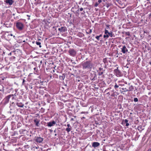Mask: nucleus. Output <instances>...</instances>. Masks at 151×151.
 <instances>
[{
	"label": "nucleus",
	"instance_id": "obj_45",
	"mask_svg": "<svg viewBox=\"0 0 151 151\" xmlns=\"http://www.w3.org/2000/svg\"><path fill=\"white\" fill-rule=\"evenodd\" d=\"M150 65H151V62H150Z\"/></svg>",
	"mask_w": 151,
	"mask_h": 151
},
{
	"label": "nucleus",
	"instance_id": "obj_46",
	"mask_svg": "<svg viewBox=\"0 0 151 151\" xmlns=\"http://www.w3.org/2000/svg\"><path fill=\"white\" fill-rule=\"evenodd\" d=\"M54 132H55V130H54Z\"/></svg>",
	"mask_w": 151,
	"mask_h": 151
},
{
	"label": "nucleus",
	"instance_id": "obj_25",
	"mask_svg": "<svg viewBox=\"0 0 151 151\" xmlns=\"http://www.w3.org/2000/svg\"><path fill=\"white\" fill-rule=\"evenodd\" d=\"M92 32V30L90 29L89 30V32H86V33L88 34H89V33H91Z\"/></svg>",
	"mask_w": 151,
	"mask_h": 151
},
{
	"label": "nucleus",
	"instance_id": "obj_14",
	"mask_svg": "<svg viewBox=\"0 0 151 151\" xmlns=\"http://www.w3.org/2000/svg\"><path fill=\"white\" fill-rule=\"evenodd\" d=\"M128 90L129 91H132L134 90V87L133 86H131L129 87Z\"/></svg>",
	"mask_w": 151,
	"mask_h": 151
},
{
	"label": "nucleus",
	"instance_id": "obj_37",
	"mask_svg": "<svg viewBox=\"0 0 151 151\" xmlns=\"http://www.w3.org/2000/svg\"><path fill=\"white\" fill-rule=\"evenodd\" d=\"M98 36L100 38V37H102V35L101 34V35H99Z\"/></svg>",
	"mask_w": 151,
	"mask_h": 151
},
{
	"label": "nucleus",
	"instance_id": "obj_1",
	"mask_svg": "<svg viewBox=\"0 0 151 151\" xmlns=\"http://www.w3.org/2000/svg\"><path fill=\"white\" fill-rule=\"evenodd\" d=\"M83 69H91L92 67V64L90 61H86L82 63Z\"/></svg>",
	"mask_w": 151,
	"mask_h": 151
},
{
	"label": "nucleus",
	"instance_id": "obj_21",
	"mask_svg": "<svg viewBox=\"0 0 151 151\" xmlns=\"http://www.w3.org/2000/svg\"><path fill=\"white\" fill-rule=\"evenodd\" d=\"M122 89L124 91V92L129 91L128 89L126 88H123Z\"/></svg>",
	"mask_w": 151,
	"mask_h": 151
},
{
	"label": "nucleus",
	"instance_id": "obj_12",
	"mask_svg": "<svg viewBox=\"0 0 151 151\" xmlns=\"http://www.w3.org/2000/svg\"><path fill=\"white\" fill-rule=\"evenodd\" d=\"M34 122L35 123V125L37 127H39V121L36 119L34 120Z\"/></svg>",
	"mask_w": 151,
	"mask_h": 151
},
{
	"label": "nucleus",
	"instance_id": "obj_18",
	"mask_svg": "<svg viewBox=\"0 0 151 151\" xmlns=\"http://www.w3.org/2000/svg\"><path fill=\"white\" fill-rule=\"evenodd\" d=\"M137 129L138 130L140 131H142L143 129L142 128V127L141 126H139V127H138Z\"/></svg>",
	"mask_w": 151,
	"mask_h": 151
},
{
	"label": "nucleus",
	"instance_id": "obj_38",
	"mask_svg": "<svg viewBox=\"0 0 151 151\" xmlns=\"http://www.w3.org/2000/svg\"><path fill=\"white\" fill-rule=\"evenodd\" d=\"M106 94H107V95H110V94L109 92H108Z\"/></svg>",
	"mask_w": 151,
	"mask_h": 151
},
{
	"label": "nucleus",
	"instance_id": "obj_47",
	"mask_svg": "<svg viewBox=\"0 0 151 151\" xmlns=\"http://www.w3.org/2000/svg\"><path fill=\"white\" fill-rule=\"evenodd\" d=\"M83 118H85V117H83Z\"/></svg>",
	"mask_w": 151,
	"mask_h": 151
},
{
	"label": "nucleus",
	"instance_id": "obj_33",
	"mask_svg": "<svg viewBox=\"0 0 151 151\" xmlns=\"http://www.w3.org/2000/svg\"><path fill=\"white\" fill-rule=\"evenodd\" d=\"M124 121H125V123H127L128 122V121L126 119Z\"/></svg>",
	"mask_w": 151,
	"mask_h": 151
},
{
	"label": "nucleus",
	"instance_id": "obj_6",
	"mask_svg": "<svg viewBox=\"0 0 151 151\" xmlns=\"http://www.w3.org/2000/svg\"><path fill=\"white\" fill-rule=\"evenodd\" d=\"M13 96V95H9L7 96L4 99V102L5 104H6L8 103L9 101V99L11 98V97L12 96Z\"/></svg>",
	"mask_w": 151,
	"mask_h": 151
},
{
	"label": "nucleus",
	"instance_id": "obj_7",
	"mask_svg": "<svg viewBox=\"0 0 151 151\" xmlns=\"http://www.w3.org/2000/svg\"><path fill=\"white\" fill-rule=\"evenodd\" d=\"M58 30L60 32H64L67 31V28L65 27H62L60 28H59Z\"/></svg>",
	"mask_w": 151,
	"mask_h": 151
},
{
	"label": "nucleus",
	"instance_id": "obj_5",
	"mask_svg": "<svg viewBox=\"0 0 151 151\" xmlns=\"http://www.w3.org/2000/svg\"><path fill=\"white\" fill-rule=\"evenodd\" d=\"M56 122L54 121H52L47 123V126L48 127H51L55 125Z\"/></svg>",
	"mask_w": 151,
	"mask_h": 151
},
{
	"label": "nucleus",
	"instance_id": "obj_26",
	"mask_svg": "<svg viewBox=\"0 0 151 151\" xmlns=\"http://www.w3.org/2000/svg\"><path fill=\"white\" fill-rule=\"evenodd\" d=\"M99 4L98 2H96L94 4V6L95 7H97Z\"/></svg>",
	"mask_w": 151,
	"mask_h": 151
},
{
	"label": "nucleus",
	"instance_id": "obj_29",
	"mask_svg": "<svg viewBox=\"0 0 151 151\" xmlns=\"http://www.w3.org/2000/svg\"><path fill=\"white\" fill-rule=\"evenodd\" d=\"M102 1V0H98V3L99 4L100 3H101Z\"/></svg>",
	"mask_w": 151,
	"mask_h": 151
},
{
	"label": "nucleus",
	"instance_id": "obj_16",
	"mask_svg": "<svg viewBox=\"0 0 151 151\" xmlns=\"http://www.w3.org/2000/svg\"><path fill=\"white\" fill-rule=\"evenodd\" d=\"M36 43L37 45H39L40 48H41L42 47V46L41 45V43L37 41L36 42Z\"/></svg>",
	"mask_w": 151,
	"mask_h": 151
},
{
	"label": "nucleus",
	"instance_id": "obj_39",
	"mask_svg": "<svg viewBox=\"0 0 151 151\" xmlns=\"http://www.w3.org/2000/svg\"><path fill=\"white\" fill-rule=\"evenodd\" d=\"M147 151H151V148L148 150Z\"/></svg>",
	"mask_w": 151,
	"mask_h": 151
},
{
	"label": "nucleus",
	"instance_id": "obj_22",
	"mask_svg": "<svg viewBox=\"0 0 151 151\" xmlns=\"http://www.w3.org/2000/svg\"><path fill=\"white\" fill-rule=\"evenodd\" d=\"M125 34L126 35H128L129 36H130V33L129 32H126Z\"/></svg>",
	"mask_w": 151,
	"mask_h": 151
},
{
	"label": "nucleus",
	"instance_id": "obj_48",
	"mask_svg": "<svg viewBox=\"0 0 151 151\" xmlns=\"http://www.w3.org/2000/svg\"><path fill=\"white\" fill-rule=\"evenodd\" d=\"M28 19H29V18Z\"/></svg>",
	"mask_w": 151,
	"mask_h": 151
},
{
	"label": "nucleus",
	"instance_id": "obj_43",
	"mask_svg": "<svg viewBox=\"0 0 151 151\" xmlns=\"http://www.w3.org/2000/svg\"><path fill=\"white\" fill-rule=\"evenodd\" d=\"M36 69V68H34V69L35 70Z\"/></svg>",
	"mask_w": 151,
	"mask_h": 151
},
{
	"label": "nucleus",
	"instance_id": "obj_13",
	"mask_svg": "<svg viewBox=\"0 0 151 151\" xmlns=\"http://www.w3.org/2000/svg\"><path fill=\"white\" fill-rule=\"evenodd\" d=\"M17 105L19 107H22L24 106V104L22 103H17Z\"/></svg>",
	"mask_w": 151,
	"mask_h": 151
},
{
	"label": "nucleus",
	"instance_id": "obj_3",
	"mask_svg": "<svg viewBox=\"0 0 151 151\" xmlns=\"http://www.w3.org/2000/svg\"><path fill=\"white\" fill-rule=\"evenodd\" d=\"M68 52L70 55L73 56H75L76 53V52L73 49H70L68 51Z\"/></svg>",
	"mask_w": 151,
	"mask_h": 151
},
{
	"label": "nucleus",
	"instance_id": "obj_44",
	"mask_svg": "<svg viewBox=\"0 0 151 151\" xmlns=\"http://www.w3.org/2000/svg\"><path fill=\"white\" fill-rule=\"evenodd\" d=\"M55 136H56L57 135V134H55Z\"/></svg>",
	"mask_w": 151,
	"mask_h": 151
},
{
	"label": "nucleus",
	"instance_id": "obj_41",
	"mask_svg": "<svg viewBox=\"0 0 151 151\" xmlns=\"http://www.w3.org/2000/svg\"><path fill=\"white\" fill-rule=\"evenodd\" d=\"M12 55V53L11 52H10V53L9 54V55Z\"/></svg>",
	"mask_w": 151,
	"mask_h": 151
},
{
	"label": "nucleus",
	"instance_id": "obj_34",
	"mask_svg": "<svg viewBox=\"0 0 151 151\" xmlns=\"http://www.w3.org/2000/svg\"><path fill=\"white\" fill-rule=\"evenodd\" d=\"M83 10V9L82 8H81L80 9V11H82Z\"/></svg>",
	"mask_w": 151,
	"mask_h": 151
},
{
	"label": "nucleus",
	"instance_id": "obj_49",
	"mask_svg": "<svg viewBox=\"0 0 151 151\" xmlns=\"http://www.w3.org/2000/svg\"><path fill=\"white\" fill-rule=\"evenodd\" d=\"M107 90V89L105 90V91H106Z\"/></svg>",
	"mask_w": 151,
	"mask_h": 151
},
{
	"label": "nucleus",
	"instance_id": "obj_23",
	"mask_svg": "<svg viewBox=\"0 0 151 151\" xmlns=\"http://www.w3.org/2000/svg\"><path fill=\"white\" fill-rule=\"evenodd\" d=\"M109 32L108 30H106V29H105L104 32L105 34L106 35L107 34H108Z\"/></svg>",
	"mask_w": 151,
	"mask_h": 151
},
{
	"label": "nucleus",
	"instance_id": "obj_42",
	"mask_svg": "<svg viewBox=\"0 0 151 151\" xmlns=\"http://www.w3.org/2000/svg\"><path fill=\"white\" fill-rule=\"evenodd\" d=\"M27 16L29 17H30V15H27Z\"/></svg>",
	"mask_w": 151,
	"mask_h": 151
},
{
	"label": "nucleus",
	"instance_id": "obj_40",
	"mask_svg": "<svg viewBox=\"0 0 151 151\" xmlns=\"http://www.w3.org/2000/svg\"><path fill=\"white\" fill-rule=\"evenodd\" d=\"M86 113V112H83H83H81V114H84V113Z\"/></svg>",
	"mask_w": 151,
	"mask_h": 151
},
{
	"label": "nucleus",
	"instance_id": "obj_19",
	"mask_svg": "<svg viewBox=\"0 0 151 151\" xmlns=\"http://www.w3.org/2000/svg\"><path fill=\"white\" fill-rule=\"evenodd\" d=\"M108 34L109 35V37L110 36L111 37H113V34H112V32H109L108 33Z\"/></svg>",
	"mask_w": 151,
	"mask_h": 151
},
{
	"label": "nucleus",
	"instance_id": "obj_10",
	"mask_svg": "<svg viewBox=\"0 0 151 151\" xmlns=\"http://www.w3.org/2000/svg\"><path fill=\"white\" fill-rule=\"evenodd\" d=\"M92 146L95 148L98 147L100 145V143L98 142H94L92 144Z\"/></svg>",
	"mask_w": 151,
	"mask_h": 151
},
{
	"label": "nucleus",
	"instance_id": "obj_28",
	"mask_svg": "<svg viewBox=\"0 0 151 151\" xmlns=\"http://www.w3.org/2000/svg\"><path fill=\"white\" fill-rule=\"evenodd\" d=\"M106 58H104L103 59V61L104 62V63H106Z\"/></svg>",
	"mask_w": 151,
	"mask_h": 151
},
{
	"label": "nucleus",
	"instance_id": "obj_35",
	"mask_svg": "<svg viewBox=\"0 0 151 151\" xmlns=\"http://www.w3.org/2000/svg\"><path fill=\"white\" fill-rule=\"evenodd\" d=\"M129 125V124L128 123H126V126H128Z\"/></svg>",
	"mask_w": 151,
	"mask_h": 151
},
{
	"label": "nucleus",
	"instance_id": "obj_9",
	"mask_svg": "<svg viewBox=\"0 0 151 151\" xmlns=\"http://www.w3.org/2000/svg\"><path fill=\"white\" fill-rule=\"evenodd\" d=\"M121 49L122 52L124 54L125 53L128 51L125 45L123 46Z\"/></svg>",
	"mask_w": 151,
	"mask_h": 151
},
{
	"label": "nucleus",
	"instance_id": "obj_2",
	"mask_svg": "<svg viewBox=\"0 0 151 151\" xmlns=\"http://www.w3.org/2000/svg\"><path fill=\"white\" fill-rule=\"evenodd\" d=\"M16 25L17 28L20 30H22L24 27L23 24L20 22H17Z\"/></svg>",
	"mask_w": 151,
	"mask_h": 151
},
{
	"label": "nucleus",
	"instance_id": "obj_31",
	"mask_svg": "<svg viewBox=\"0 0 151 151\" xmlns=\"http://www.w3.org/2000/svg\"><path fill=\"white\" fill-rule=\"evenodd\" d=\"M67 126L68 127H71L69 124H67Z\"/></svg>",
	"mask_w": 151,
	"mask_h": 151
},
{
	"label": "nucleus",
	"instance_id": "obj_30",
	"mask_svg": "<svg viewBox=\"0 0 151 151\" xmlns=\"http://www.w3.org/2000/svg\"><path fill=\"white\" fill-rule=\"evenodd\" d=\"M25 81L24 79H23V82H22V85H24V82Z\"/></svg>",
	"mask_w": 151,
	"mask_h": 151
},
{
	"label": "nucleus",
	"instance_id": "obj_11",
	"mask_svg": "<svg viewBox=\"0 0 151 151\" xmlns=\"http://www.w3.org/2000/svg\"><path fill=\"white\" fill-rule=\"evenodd\" d=\"M6 4L11 5L13 4L14 1L12 0H6L4 1Z\"/></svg>",
	"mask_w": 151,
	"mask_h": 151
},
{
	"label": "nucleus",
	"instance_id": "obj_17",
	"mask_svg": "<svg viewBox=\"0 0 151 151\" xmlns=\"http://www.w3.org/2000/svg\"><path fill=\"white\" fill-rule=\"evenodd\" d=\"M119 87V86H118L116 83V84H115V85L114 86V88L116 90L118 91L117 89H118V88Z\"/></svg>",
	"mask_w": 151,
	"mask_h": 151
},
{
	"label": "nucleus",
	"instance_id": "obj_36",
	"mask_svg": "<svg viewBox=\"0 0 151 151\" xmlns=\"http://www.w3.org/2000/svg\"><path fill=\"white\" fill-rule=\"evenodd\" d=\"M17 91H18V89H15V91L16 93L17 92Z\"/></svg>",
	"mask_w": 151,
	"mask_h": 151
},
{
	"label": "nucleus",
	"instance_id": "obj_4",
	"mask_svg": "<svg viewBox=\"0 0 151 151\" xmlns=\"http://www.w3.org/2000/svg\"><path fill=\"white\" fill-rule=\"evenodd\" d=\"M114 72L115 74L117 77H120L121 76V73L120 71L117 68L116 69H115L114 70Z\"/></svg>",
	"mask_w": 151,
	"mask_h": 151
},
{
	"label": "nucleus",
	"instance_id": "obj_20",
	"mask_svg": "<svg viewBox=\"0 0 151 151\" xmlns=\"http://www.w3.org/2000/svg\"><path fill=\"white\" fill-rule=\"evenodd\" d=\"M104 38H108L109 37V35L107 34L106 35H104Z\"/></svg>",
	"mask_w": 151,
	"mask_h": 151
},
{
	"label": "nucleus",
	"instance_id": "obj_32",
	"mask_svg": "<svg viewBox=\"0 0 151 151\" xmlns=\"http://www.w3.org/2000/svg\"><path fill=\"white\" fill-rule=\"evenodd\" d=\"M106 28L107 29H108V28H109V25H106Z\"/></svg>",
	"mask_w": 151,
	"mask_h": 151
},
{
	"label": "nucleus",
	"instance_id": "obj_24",
	"mask_svg": "<svg viewBox=\"0 0 151 151\" xmlns=\"http://www.w3.org/2000/svg\"><path fill=\"white\" fill-rule=\"evenodd\" d=\"M134 102H137L138 101V99L137 98H134Z\"/></svg>",
	"mask_w": 151,
	"mask_h": 151
},
{
	"label": "nucleus",
	"instance_id": "obj_15",
	"mask_svg": "<svg viewBox=\"0 0 151 151\" xmlns=\"http://www.w3.org/2000/svg\"><path fill=\"white\" fill-rule=\"evenodd\" d=\"M72 127H68L66 129V130L67 132H69L71 130Z\"/></svg>",
	"mask_w": 151,
	"mask_h": 151
},
{
	"label": "nucleus",
	"instance_id": "obj_27",
	"mask_svg": "<svg viewBox=\"0 0 151 151\" xmlns=\"http://www.w3.org/2000/svg\"><path fill=\"white\" fill-rule=\"evenodd\" d=\"M96 38L98 40H100V37L98 36H97L96 37Z\"/></svg>",
	"mask_w": 151,
	"mask_h": 151
},
{
	"label": "nucleus",
	"instance_id": "obj_8",
	"mask_svg": "<svg viewBox=\"0 0 151 151\" xmlns=\"http://www.w3.org/2000/svg\"><path fill=\"white\" fill-rule=\"evenodd\" d=\"M35 141L38 143H40L43 141V139L40 137H36Z\"/></svg>",
	"mask_w": 151,
	"mask_h": 151
}]
</instances>
